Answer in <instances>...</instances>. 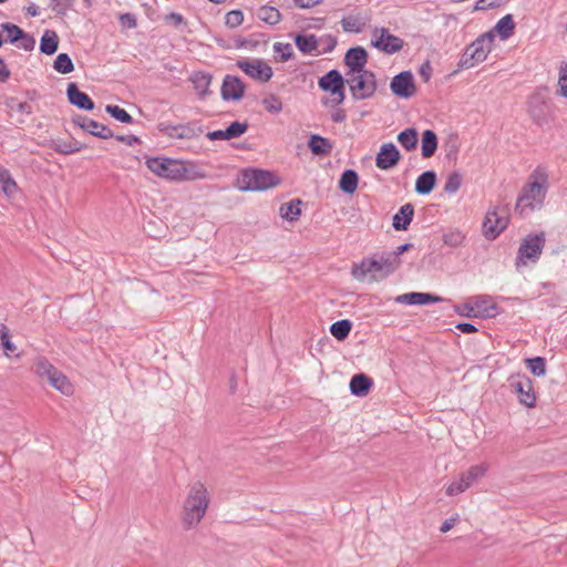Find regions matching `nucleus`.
<instances>
[{"label": "nucleus", "instance_id": "25", "mask_svg": "<svg viewBox=\"0 0 567 567\" xmlns=\"http://www.w3.org/2000/svg\"><path fill=\"white\" fill-rule=\"evenodd\" d=\"M414 215V207L411 203L404 204L400 207L399 212L393 216V228L395 230H406L412 221Z\"/></svg>", "mask_w": 567, "mask_h": 567}, {"label": "nucleus", "instance_id": "35", "mask_svg": "<svg viewBox=\"0 0 567 567\" xmlns=\"http://www.w3.org/2000/svg\"><path fill=\"white\" fill-rule=\"evenodd\" d=\"M422 156L429 158L434 155L437 148V136L432 130H425L422 134Z\"/></svg>", "mask_w": 567, "mask_h": 567}, {"label": "nucleus", "instance_id": "33", "mask_svg": "<svg viewBox=\"0 0 567 567\" xmlns=\"http://www.w3.org/2000/svg\"><path fill=\"white\" fill-rule=\"evenodd\" d=\"M59 47V38L55 31L45 30L40 41V51L47 55L54 54Z\"/></svg>", "mask_w": 567, "mask_h": 567}, {"label": "nucleus", "instance_id": "24", "mask_svg": "<svg viewBox=\"0 0 567 567\" xmlns=\"http://www.w3.org/2000/svg\"><path fill=\"white\" fill-rule=\"evenodd\" d=\"M212 79L213 76L210 73L203 71L194 72L190 75L189 80L193 83L194 89L200 99H204L210 93L209 86L212 83Z\"/></svg>", "mask_w": 567, "mask_h": 567}, {"label": "nucleus", "instance_id": "28", "mask_svg": "<svg viewBox=\"0 0 567 567\" xmlns=\"http://www.w3.org/2000/svg\"><path fill=\"white\" fill-rule=\"evenodd\" d=\"M85 147L81 142L72 138L69 141H64L62 138L52 140L51 148L63 155L74 154L76 152L82 151Z\"/></svg>", "mask_w": 567, "mask_h": 567}, {"label": "nucleus", "instance_id": "55", "mask_svg": "<svg viewBox=\"0 0 567 567\" xmlns=\"http://www.w3.org/2000/svg\"><path fill=\"white\" fill-rule=\"evenodd\" d=\"M559 94L567 99V62H561L559 65L558 82Z\"/></svg>", "mask_w": 567, "mask_h": 567}, {"label": "nucleus", "instance_id": "52", "mask_svg": "<svg viewBox=\"0 0 567 567\" xmlns=\"http://www.w3.org/2000/svg\"><path fill=\"white\" fill-rule=\"evenodd\" d=\"M462 175L458 172L451 173L444 184V192L447 194L456 193L462 185Z\"/></svg>", "mask_w": 567, "mask_h": 567}, {"label": "nucleus", "instance_id": "1", "mask_svg": "<svg viewBox=\"0 0 567 567\" xmlns=\"http://www.w3.org/2000/svg\"><path fill=\"white\" fill-rule=\"evenodd\" d=\"M548 189V175L542 167H537L529 176L527 184L522 188L515 205V212L526 217L543 207Z\"/></svg>", "mask_w": 567, "mask_h": 567}, {"label": "nucleus", "instance_id": "46", "mask_svg": "<svg viewBox=\"0 0 567 567\" xmlns=\"http://www.w3.org/2000/svg\"><path fill=\"white\" fill-rule=\"evenodd\" d=\"M106 113H109L112 117H114L116 121L125 124H132L133 117L122 107L118 105H106L105 107Z\"/></svg>", "mask_w": 567, "mask_h": 567}, {"label": "nucleus", "instance_id": "5", "mask_svg": "<svg viewBox=\"0 0 567 567\" xmlns=\"http://www.w3.org/2000/svg\"><path fill=\"white\" fill-rule=\"evenodd\" d=\"M545 244L546 235L544 231L532 233L525 236L520 241L515 259L516 269L520 270L529 262L536 264L542 256Z\"/></svg>", "mask_w": 567, "mask_h": 567}, {"label": "nucleus", "instance_id": "43", "mask_svg": "<svg viewBox=\"0 0 567 567\" xmlns=\"http://www.w3.org/2000/svg\"><path fill=\"white\" fill-rule=\"evenodd\" d=\"M0 185L7 196H12L18 190L17 183L6 168H0Z\"/></svg>", "mask_w": 567, "mask_h": 567}, {"label": "nucleus", "instance_id": "37", "mask_svg": "<svg viewBox=\"0 0 567 567\" xmlns=\"http://www.w3.org/2000/svg\"><path fill=\"white\" fill-rule=\"evenodd\" d=\"M33 370L39 378L48 381L51 377H54L58 369L44 357H39L34 361Z\"/></svg>", "mask_w": 567, "mask_h": 567}, {"label": "nucleus", "instance_id": "44", "mask_svg": "<svg viewBox=\"0 0 567 567\" xmlns=\"http://www.w3.org/2000/svg\"><path fill=\"white\" fill-rule=\"evenodd\" d=\"M465 237L466 236L462 230L453 229V230L445 233L442 237V240H443L444 245L452 247V248H457L464 244Z\"/></svg>", "mask_w": 567, "mask_h": 567}, {"label": "nucleus", "instance_id": "3", "mask_svg": "<svg viewBox=\"0 0 567 567\" xmlns=\"http://www.w3.org/2000/svg\"><path fill=\"white\" fill-rule=\"evenodd\" d=\"M145 164L158 177L171 181H196L206 176L193 164L167 157H150Z\"/></svg>", "mask_w": 567, "mask_h": 567}, {"label": "nucleus", "instance_id": "49", "mask_svg": "<svg viewBox=\"0 0 567 567\" xmlns=\"http://www.w3.org/2000/svg\"><path fill=\"white\" fill-rule=\"evenodd\" d=\"M317 45L319 54L329 53L334 50L337 45V39L331 34H324L320 38H317Z\"/></svg>", "mask_w": 567, "mask_h": 567}, {"label": "nucleus", "instance_id": "53", "mask_svg": "<svg viewBox=\"0 0 567 567\" xmlns=\"http://www.w3.org/2000/svg\"><path fill=\"white\" fill-rule=\"evenodd\" d=\"M75 0H51V10L56 16H65L70 9H72Z\"/></svg>", "mask_w": 567, "mask_h": 567}, {"label": "nucleus", "instance_id": "64", "mask_svg": "<svg viewBox=\"0 0 567 567\" xmlns=\"http://www.w3.org/2000/svg\"><path fill=\"white\" fill-rule=\"evenodd\" d=\"M420 75L424 82H427L432 76V66L429 61H425L420 68Z\"/></svg>", "mask_w": 567, "mask_h": 567}, {"label": "nucleus", "instance_id": "10", "mask_svg": "<svg viewBox=\"0 0 567 567\" xmlns=\"http://www.w3.org/2000/svg\"><path fill=\"white\" fill-rule=\"evenodd\" d=\"M508 382L512 391L517 394L522 405L526 408H534L536 405V393L534 391L533 381L527 375H512Z\"/></svg>", "mask_w": 567, "mask_h": 567}, {"label": "nucleus", "instance_id": "61", "mask_svg": "<svg viewBox=\"0 0 567 567\" xmlns=\"http://www.w3.org/2000/svg\"><path fill=\"white\" fill-rule=\"evenodd\" d=\"M505 0H477L474 10H488L499 7Z\"/></svg>", "mask_w": 567, "mask_h": 567}, {"label": "nucleus", "instance_id": "12", "mask_svg": "<svg viewBox=\"0 0 567 567\" xmlns=\"http://www.w3.org/2000/svg\"><path fill=\"white\" fill-rule=\"evenodd\" d=\"M236 65L248 76L260 82H268L274 74L271 66L259 59L238 60Z\"/></svg>", "mask_w": 567, "mask_h": 567}, {"label": "nucleus", "instance_id": "6", "mask_svg": "<svg viewBox=\"0 0 567 567\" xmlns=\"http://www.w3.org/2000/svg\"><path fill=\"white\" fill-rule=\"evenodd\" d=\"M280 178L265 169L249 168L243 171L238 178V189L241 192H261L276 187Z\"/></svg>", "mask_w": 567, "mask_h": 567}, {"label": "nucleus", "instance_id": "18", "mask_svg": "<svg viewBox=\"0 0 567 567\" xmlns=\"http://www.w3.org/2000/svg\"><path fill=\"white\" fill-rule=\"evenodd\" d=\"M368 53L362 47H355L348 50L344 56V63L349 68L347 73H358L365 71Z\"/></svg>", "mask_w": 567, "mask_h": 567}, {"label": "nucleus", "instance_id": "39", "mask_svg": "<svg viewBox=\"0 0 567 567\" xmlns=\"http://www.w3.org/2000/svg\"><path fill=\"white\" fill-rule=\"evenodd\" d=\"M417 141V132L413 127L405 128L398 135V142L404 150L409 152L414 151L416 148Z\"/></svg>", "mask_w": 567, "mask_h": 567}, {"label": "nucleus", "instance_id": "34", "mask_svg": "<svg viewBox=\"0 0 567 567\" xmlns=\"http://www.w3.org/2000/svg\"><path fill=\"white\" fill-rule=\"evenodd\" d=\"M546 104L543 101H539L538 97H533L529 102L528 113L535 124L538 126L544 125L547 122V116L545 113Z\"/></svg>", "mask_w": 567, "mask_h": 567}, {"label": "nucleus", "instance_id": "58", "mask_svg": "<svg viewBox=\"0 0 567 567\" xmlns=\"http://www.w3.org/2000/svg\"><path fill=\"white\" fill-rule=\"evenodd\" d=\"M244 21V13L240 10L229 11L225 17V23L229 28H237Z\"/></svg>", "mask_w": 567, "mask_h": 567}, {"label": "nucleus", "instance_id": "14", "mask_svg": "<svg viewBox=\"0 0 567 567\" xmlns=\"http://www.w3.org/2000/svg\"><path fill=\"white\" fill-rule=\"evenodd\" d=\"M161 132L169 138L193 140L198 137L203 130L197 123H186L178 125H164Z\"/></svg>", "mask_w": 567, "mask_h": 567}, {"label": "nucleus", "instance_id": "32", "mask_svg": "<svg viewBox=\"0 0 567 567\" xmlns=\"http://www.w3.org/2000/svg\"><path fill=\"white\" fill-rule=\"evenodd\" d=\"M359 182L358 173L353 169H346L339 179V188L346 194H353Z\"/></svg>", "mask_w": 567, "mask_h": 567}, {"label": "nucleus", "instance_id": "59", "mask_svg": "<svg viewBox=\"0 0 567 567\" xmlns=\"http://www.w3.org/2000/svg\"><path fill=\"white\" fill-rule=\"evenodd\" d=\"M0 339L6 350L11 352L16 350V346L10 340V330L6 324H1L0 327Z\"/></svg>", "mask_w": 567, "mask_h": 567}, {"label": "nucleus", "instance_id": "4", "mask_svg": "<svg viewBox=\"0 0 567 567\" xmlns=\"http://www.w3.org/2000/svg\"><path fill=\"white\" fill-rule=\"evenodd\" d=\"M399 266L395 264V256L384 252L372 258H364L359 265L352 268V276L362 280L367 275L373 274V278H384L394 272Z\"/></svg>", "mask_w": 567, "mask_h": 567}, {"label": "nucleus", "instance_id": "22", "mask_svg": "<svg viewBox=\"0 0 567 567\" xmlns=\"http://www.w3.org/2000/svg\"><path fill=\"white\" fill-rule=\"evenodd\" d=\"M346 78L341 75L338 70H330L323 76H321L318 81L319 87L324 91L331 93L332 91L339 92L340 86H344Z\"/></svg>", "mask_w": 567, "mask_h": 567}, {"label": "nucleus", "instance_id": "47", "mask_svg": "<svg viewBox=\"0 0 567 567\" xmlns=\"http://www.w3.org/2000/svg\"><path fill=\"white\" fill-rule=\"evenodd\" d=\"M7 106L11 112H18L21 116H29L32 114V105L28 102H20L16 97H10L7 101Z\"/></svg>", "mask_w": 567, "mask_h": 567}, {"label": "nucleus", "instance_id": "13", "mask_svg": "<svg viewBox=\"0 0 567 567\" xmlns=\"http://www.w3.org/2000/svg\"><path fill=\"white\" fill-rule=\"evenodd\" d=\"M390 89L395 96L410 99L416 91L413 74L410 71L396 74L391 80Z\"/></svg>", "mask_w": 567, "mask_h": 567}, {"label": "nucleus", "instance_id": "2", "mask_svg": "<svg viewBox=\"0 0 567 567\" xmlns=\"http://www.w3.org/2000/svg\"><path fill=\"white\" fill-rule=\"evenodd\" d=\"M210 503L209 492L200 481L188 485L183 503L181 520L185 530L196 528L205 517Z\"/></svg>", "mask_w": 567, "mask_h": 567}, {"label": "nucleus", "instance_id": "19", "mask_svg": "<svg viewBox=\"0 0 567 567\" xmlns=\"http://www.w3.org/2000/svg\"><path fill=\"white\" fill-rule=\"evenodd\" d=\"M476 318H494L498 313L496 303L487 295H481L472 298Z\"/></svg>", "mask_w": 567, "mask_h": 567}, {"label": "nucleus", "instance_id": "26", "mask_svg": "<svg viewBox=\"0 0 567 567\" xmlns=\"http://www.w3.org/2000/svg\"><path fill=\"white\" fill-rule=\"evenodd\" d=\"M308 147L315 155H329L333 150V143L323 136L312 134L308 141Z\"/></svg>", "mask_w": 567, "mask_h": 567}, {"label": "nucleus", "instance_id": "20", "mask_svg": "<svg viewBox=\"0 0 567 567\" xmlns=\"http://www.w3.org/2000/svg\"><path fill=\"white\" fill-rule=\"evenodd\" d=\"M69 102L80 110L91 111L94 109V102L84 92L80 91L78 85L73 82L69 83L66 89Z\"/></svg>", "mask_w": 567, "mask_h": 567}, {"label": "nucleus", "instance_id": "11", "mask_svg": "<svg viewBox=\"0 0 567 567\" xmlns=\"http://www.w3.org/2000/svg\"><path fill=\"white\" fill-rule=\"evenodd\" d=\"M371 44L386 54H394L403 48L404 41L391 34L386 28H375L372 32Z\"/></svg>", "mask_w": 567, "mask_h": 567}, {"label": "nucleus", "instance_id": "29", "mask_svg": "<svg viewBox=\"0 0 567 567\" xmlns=\"http://www.w3.org/2000/svg\"><path fill=\"white\" fill-rule=\"evenodd\" d=\"M372 385V379L363 373L354 374L350 381L351 393L357 396L367 395Z\"/></svg>", "mask_w": 567, "mask_h": 567}, {"label": "nucleus", "instance_id": "48", "mask_svg": "<svg viewBox=\"0 0 567 567\" xmlns=\"http://www.w3.org/2000/svg\"><path fill=\"white\" fill-rule=\"evenodd\" d=\"M0 28L7 32L8 41L10 43L19 42V39L22 38L24 33L20 27L10 22L1 23Z\"/></svg>", "mask_w": 567, "mask_h": 567}, {"label": "nucleus", "instance_id": "38", "mask_svg": "<svg viewBox=\"0 0 567 567\" xmlns=\"http://www.w3.org/2000/svg\"><path fill=\"white\" fill-rule=\"evenodd\" d=\"M48 382L64 395H71L73 393V385L59 370L55 371L54 377H51Z\"/></svg>", "mask_w": 567, "mask_h": 567}, {"label": "nucleus", "instance_id": "23", "mask_svg": "<svg viewBox=\"0 0 567 567\" xmlns=\"http://www.w3.org/2000/svg\"><path fill=\"white\" fill-rule=\"evenodd\" d=\"M441 301V298L426 292H409L395 298V302L404 305H429Z\"/></svg>", "mask_w": 567, "mask_h": 567}, {"label": "nucleus", "instance_id": "9", "mask_svg": "<svg viewBox=\"0 0 567 567\" xmlns=\"http://www.w3.org/2000/svg\"><path fill=\"white\" fill-rule=\"evenodd\" d=\"M508 216L505 209L494 207L486 213L483 221V234L486 239L494 240L503 233L508 225Z\"/></svg>", "mask_w": 567, "mask_h": 567}, {"label": "nucleus", "instance_id": "15", "mask_svg": "<svg viewBox=\"0 0 567 567\" xmlns=\"http://www.w3.org/2000/svg\"><path fill=\"white\" fill-rule=\"evenodd\" d=\"M73 123L84 130L85 132L92 134L93 136L109 140L114 137L112 130H110L106 125L99 123L94 120H91L84 115H76L73 117Z\"/></svg>", "mask_w": 567, "mask_h": 567}, {"label": "nucleus", "instance_id": "42", "mask_svg": "<svg viewBox=\"0 0 567 567\" xmlns=\"http://www.w3.org/2000/svg\"><path fill=\"white\" fill-rule=\"evenodd\" d=\"M352 328V322L348 319H342L339 321L333 322L330 326V332L337 340H344Z\"/></svg>", "mask_w": 567, "mask_h": 567}, {"label": "nucleus", "instance_id": "62", "mask_svg": "<svg viewBox=\"0 0 567 567\" xmlns=\"http://www.w3.org/2000/svg\"><path fill=\"white\" fill-rule=\"evenodd\" d=\"M19 42L18 47L24 51H32L35 47L34 38L25 32L23 33V37L19 39Z\"/></svg>", "mask_w": 567, "mask_h": 567}, {"label": "nucleus", "instance_id": "40", "mask_svg": "<svg viewBox=\"0 0 567 567\" xmlns=\"http://www.w3.org/2000/svg\"><path fill=\"white\" fill-rule=\"evenodd\" d=\"M257 17L259 20H261L270 25L277 24L281 19V14H280L279 10L277 8L270 7V6L260 7L257 11Z\"/></svg>", "mask_w": 567, "mask_h": 567}, {"label": "nucleus", "instance_id": "45", "mask_svg": "<svg viewBox=\"0 0 567 567\" xmlns=\"http://www.w3.org/2000/svg\"><path fill=\"white\" fill-rule=\"evenodd\" d=\"M53 68L61 74H68L74 70L73 62L68 53H60L54 60Z\"/></svg>", "mask_w": 567, "mask_h": 567}, {"label": "nucleus", "instance_id": "21", "mask_svg": "<svg viewBox=\"0 0 567 567\" xmlns=\"http://www.w3.org/2000/svg\"><path fill=\"white\" fill-rule=\"evenodd\" d=\"M248 130L247 123L233 122L226 130L213 131L207 134V138L210 141L218 140H231L239 137Z\"/></svg>", "mask_w": 567, "mask_h": 567}, {"label": "nucleus", "instance_id": "60", "mask_svg": "<svg viewBox=\"0 0 567 567\" xmlns=\"http://www.w3.org/2000/svg\"><path fill=\"white\" fill-rule=\"evenodd\" d=\"M472 299L461 306L456 307V312L463 317L467 318H476V313L474 310V306H472Z\"/></svg>", "mask_w": 567, "mask_h": 567}, {"label": "nucleus", "instance_id": "36", "mask_svg": "<svg viewBox=\"0 0 567 567\" xmlns=\"http://www.w3.org/2000/svg\"><path fill=\"white\" fill-rule=\"evenodd\" d=\"M488 471V465L485 463H481L477 465L471 466L466 472H463L461 475L465 480V483L471 487L476 484L481 478H483Z\"/></svg>", "mask_w": 567, "mask_h": 567}, {"label": "nucleus", "instance_id": "8", "mask_svg": "<svg viewBox=\"0 0 567 567\" xmlns=\"http://www.w3.org/2000/svg\"><path fill=\"white\" fill-rule=\"evenodd\" d=\"M346 83L354 100H365L373 96L377 91L375 75L365 70L358 73H346Z\"/></svg>", "mask_w": 567, "mask_h": 567}, {"label": "nucleus", "instance_id": "16", "mask_svg": "<svg viewBox=\"0 0 567 567\" xmlns=\"http://www.w3.org/2000/svg\"><path fill=\"white\" fill-rule=\"evenodd\" d=\"M401 158L400 152L393 143H385L380 147L375 157V165L380 169L388 171L394 167Z\"/></svg>", "mask_w": 567, "mask_h": 567}, {"label": "nucleus", "instance_id": "41", "mask_svg": "<svg viewBox=\"0 0 567 567\" xmlns=\"http://www.w3.org/2000/svg\"><path fill=\"white\" fill-rule=\"evenodd\" d=\"M301 204H302V202L300 199H292L289 203L281 205V207H280L281 217L289 221L297 220L301 214V210H300Z\"/></svg>", "mask_w": 567, "mask_h": 567}, {"label": "nucleus", "instance_id": "30", "mask_svg": "<svg viewBox=\"0 0 567 567\" xmlns=\"http://www.w3.org/2000/svg\"><path fill=\"white\" fill-rule=\"evenodd\" d=\"M436 183V174L434 171H426L422 173L415 182V192L420 195L430 194Z\"/></svg>", "mask_w": 567, "mask_h": 567}, {"label": "nucleus", "instance_id": "50", "mask_svg": "<svg viewBox=\"0 0 567 567\" xmlns=\"http://www.w3.org/2000/svg\"><path fill=\"white\" fill-rule=\"evenodd\" d=\"M528 370L537 377L544 375L546 372V362L542 357H535L526 360Z\"/></svg>", "mask_w": 567, "mask_h": 567}, {"label": "nucleus", "instance_id": "17", "mask_svg": "<svg viewBox=\"0 0 567 567\" xmlns=\"http://www.w3.org/2000/svg\"><path fill=\"white\" fill-rule=\"evenodd\" d=\"M245 84L235 75L227 74L221 85V97L225 101H238L244 96Z\"/></svg>", "mask_w": 567, "mask_h": 567}, {"label": "nucleus", "instance_id": "56", "mask_svg": "<svg viewBox=\"0 0 567 567\" xmlns=\"http://www.w3.org/2000/svg\"><path fill=\"white\" fill-rule=\"evenodd\" d=\"M468 488H470V486L465 483V480L461 475L458 480L452 482L446 487L445 492L449 496H456L458 494H462L463 492H465Z\"/></svg>", "mask_w": 567, "mask_h": 567}, {"label": "nucleus", "instance_id": "51", "mask_svg": "<svg viewBox=\"0 0 567 567\" xmlns=\"http://www.w3.org/2000/svg\"><path fill=\"white\" fill-rule=\"evenodd\" d=\"M342 29L346 32L360 33L363 30L364 23L355 17H346L341 20Z\"/></svg>", "mask_w": 567, "mask_h": 567}, {"label": "nucleus", "instance_id": "7", "mask_svg": "<svg viewBox=\"0 0 567 567\" xmlns=\"http://www.w3.org/2000/svg\"><path fill=\"white\" fill-rule=\"evenodd\" d=\"M495 35L493 31L477 37L466 49L464 50L458 61L460 69H471L476 64L486 60L488 53L492 51V45Z\"/></svg>", "mask_w": 567, "mask_h": 567}, {"label": "nucleus", "instance_id": "57", "mask_svg": "<svg viewBox=\"0 0 567 567\" xmlns=\"http://www.w3.org/2000/svg\"><path fill=\"white\" fill-rule=\"evenodd\" d=\"M274 51L280 55L282 61H288L293 55V49L290 43L276 42L274 44Z\"/></svg>", "mask_w": 567, "mask_h": 567}, {"label": "nucleus", "instance_id": "27", "mask_svg": "<svg viewBox=\"0 0 567 567\" xmlns=\"http://www.w3.org/2000/svg\"><path fill=\"white\" fill-rule=\"evenodd\" d=\"M295 44L300 52L309 55H319L317 37L315 34H297Z\"/></svg>", "mask_w": 567, "mask_h": 567}, {"label": "nucleus", "instance_id": "31", "mask_svg": "<svg viewBox=\"0 0 567 567\" xmlns=\"http://www.w3.org/2000/svg\"><path fill=\"white\" fill-rule=\"evenodd\" d=\"M515 22L512 14L501 18L493 28V34L497 33L501 40H507L514 34Z\"/></svg>", "mask_w": 567, "mask_h": 567}, {"label": "nucleus", "instance_id": "54", "mask_svg": "<svg viewBox=\"0 0 567 567\" xmlns=\"http://www.w3.org/2000/svg\"><path fill=\"white\" fill-rule=\"evenodd\" d=\"M261 104L269 113L272 114L279 113L282 110L280 99L274 94L262 99Z\"/></svg>", "mask_w": 567, "mask_h": 567}, {"label": "nucleus", "instance_id": "63", "mask_svg": "<svg viewBox=\"0 0 567 567\" xmlns=\"http://www.w3.org/2000/svg\"><path fill=\"white\" fill-rule=\"evenodd\" d=\"M120 21L122 25L126 28H135L136 27V18L132 13H124L120 17Z\"/></svg>", "mask_w": 567, "mask_h": 567}]
</instances>
